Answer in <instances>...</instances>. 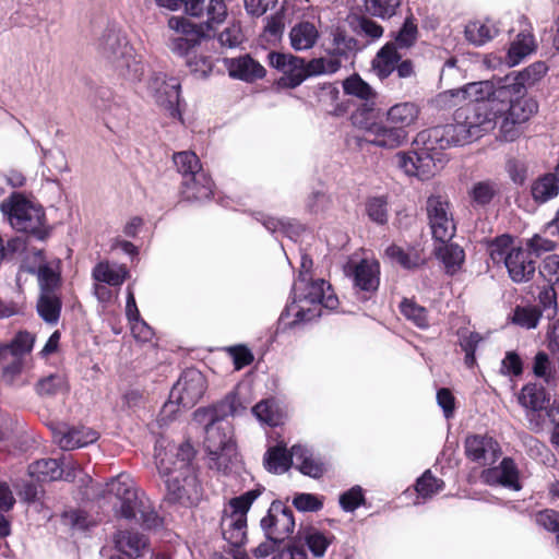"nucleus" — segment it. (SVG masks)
<instances>
[{
  "mask_svg": "<svg viewBox=\"0 0 559 559\" xmlns=\"http://www.w3.org/2000/svg\"><path fill=\"white\" fill-rule=\"evenodd\" d=\"M194 456L195 450L189 442L169 445L155 455L157 471L166 478L169 502L186 507L199 502L202 487L193 463Z\"/></svg>",
  "mask_w": 559,
  "mask_h": 559,
  "instance_id": "obj_1",
  "label": "nucleus"
},
{
  "mask_svg": "<svg viewBox=\"0 0 559 559\" xmlns=\"http://www.w3.org/2000/svg\"><path fill=\"white\" fill-rule=\"evenodd\" d=\"M338 306V298L332 286L323 278H311L304 282H294L292 301L282 311L277 330L286 332L299 329L322 316V310H334Z\"/></svg>",
  "mask_w": 559,
  "mask_h": 559,
  "instance_id": "obj_2",
  "label": "nucleus"
},
{
  "mask_svg": "<svg viewBox=\"0 0 559 559\" xmlns=\"http://www.w3.org/2000/svg\"><path fill=\"white\" fill-rule=\"evenodd\" d=\"M227 15L224 0H209L203 23L195 24L185 16L173 15L168 19L167 26L174 32L167 39L168 48L180 57L188 58L194 52L201 40L209 36L207 32L214 24L222 23Z\"/></svg>",
  "mask_w": 559,
  "mask_h": 559,
  "instance_id": "obj_3",
  "label": "nucleus"
},
{
  "mask_svg": "<svg viewBox=\"0 0 559 559\" xmlns=\"http://www.w3.org/2000/svg\"><path fill=\"white\" fill-rule=\"evenodd\" d=\"M107 492L119 503L115 504L116 514L126 520H135L144 530L162 525V519L144 492L139 491L126 474L107 483Z\"/></svg>",
  "mask_w": 559,
  "mask_h": 559,
  "instance_id": "obj_4",
  "label": "nucleus"
},
{
  "mask_svg": "<svg viewBox=\"0 0 559 559\" xmlns=\"http://www.w3.org/2000/svg\"><path fill=\"white\" fill-rule=\"evenodd\" d=\"M0 211L14 229L35 240L46 241L51 235L44 207L22 192L14 191L2 200Z\"/></svg>",
  "mask_w": 559,
  "mask_h": 559,
  "instance_id": "obj_5",
  "label": "nucleus"
},
{
  "mask_svg": "<svg viewBox=\"0 0 559 559\" xmlns=\"http://www.w3.org/2000/svg\"><path fill=\"white\" fill-rule=\"evenodd\" d=\"M97 51L120 76L130 81H141L144 66L119 29L106 28L98 38Z\"/></svg>",
  "mask_w": 559,
  "mask_h": 559,
  "instance_id": "obj_6",
  "label": "nucleus"
},
{
  "mask_svg": "<svg viewBox=\"0 0 559 559\" xmlns=\"http://www.w3.org/2000/svg\"><path fill=\"white\" fill-rule=\"evenodd\" d=\"M514 79H497L486 81L485 93L495 97L499 115L506 114L515 122H526L537 111V103L526 97V88L522 83H513Z\"/></svg>",
  "mask_w": 559,
  "mask_h": 559,
  "instance_id": "obj_7",
  "label": "nucleus"
},
{
  "mask_svg": "<svg viewBox=\"0 0 559 559\" xmlns=\"http://www.w3.org/2000/svg\"><path fill=\"white\" fill-rule=\"evenodd\" d=\"M267 59L271 67L284 74L282 82L289 88L299 86L310 76L333 74L340 70V63L336 60H325L323 57L307 62L304 58L292 53L272 51L267 55Z\"/></svg>",
  "mask_w": 559,
  "mask_h": 559,
  "instance_id": "obj_8",
  "label": "nucleus"
},
{
  "mask_svg": "<svg viewBox=\"0 0 559 559\" xmlns=\"http://www.w3.org/2000/svg\"><path fill=\"white\" fill-rule=\"evenodd\" d=\"M263 490V487H257L231 498L228 508L223 510L221 531L223 538L231 548L242 547L246 543L247 513Z\"/></svg>",
  "mask_w": 559,
  "mask_h": 559,
  "instance_id": "obj_9",
  "label": "nucleus"
},
{
  "mask_svg": "<svg viewBox=\"0 0 559 559\" xmlns=\"http://www.w3.org/2000/svg\"><path fill=\"white\" fill-rule=\"evenodd\" d=\"M498 119L499 112L495 97L490 93L487 95L484 88L481 92L477 91V94H471L468 104L460 107L454 114V120H463L474 139L495 129Z\"/></svg>",
  "mask_w": 559,
  "mask_h": 559,
  "instance_id": "obj_10",
  "label": "nucleus"
},
{
  "mask_svg": "<svg viewBox=\"0 0 559 559\" xmlns=\"http://www.w3.org/2000/svg\"><path fill=\"white\" fill-rule=\"evenodd\" d=\"M417 36V24L412 15L407 16L400 29L393 34L392 39L379 49L372 61V66L381 79L388 78L394 71L395 63L403 57L402 51L413 47Z\"/></svg>",
  "mask_w": 559,
  "mask_h": 559,
  "instance_id": "obj_11",
  "label": "nucleus"
},
{
  "mask_svg": "<svg viewBox=\"0 0 559 559\" xmlns=\"http://www.w3.org/2000/svg\"><path fill=\"white\" fill-rule=\"evenodd\" d=\"M380 273V263L374 259L365 258L344 265V274L352 281L354 294L360 301H368L376 295Z\"/></svg>",
  "mask_w": 559,
  "mask_h": 559,
  "instance_id": "obj_12",
  "label": "nucleus"
},
{
  "mask_svg": "<svg viewBox=\"0 0 559 559\" xmlns=\"http://www.w3.org/2000/svg\"><path fill=\"white\" fill-rule=\"evenodd\" d=\"M260 527L266 539L283 544L294 532V512L283 501L274 500L261 519Z\"/></svg>",
  "mask_w": 559,
  "mask_h": 559,
  "instance_id": "obj_13",
  "label": "nucleus"
},
{
  "mask_svg": "<svg viewBox=\"0 0 559 559\" xmlns=\"http://www.w3.org/2000/svg\"><path fill=\"white\" fill-rule=\"evenodd\" d=\"M147 91L156 104L163 107L171 118H180L181 83L175 78H168L164 72H153L147 82Z\"/></svg>",
  "mask_w": 559,
  "mask_h": 559,
  "instance_id": "obj_14",
  "label": "nucleus"
},
{
  "mask_svg": "<svg viewBox=\"0 0 559 559\" xmlns=\"http://www.w3.org/2000/svg\"><path fill=\"white\" fill-rule=\"evenodd\" d=\"M474 140L471 130L462 121L448 123L444 126H437L429 130L421 131L417 134L415 142L427 145L430 151L436 147L445 148L449 146L463 145Z\"/></svg>",
  "mask_w": 559,
  "mask_h": 559,
  "instance_id": "obj_15",
  "label": "nucleus"
},
{
  "mask_svg": "<svg viewBox=\"0 0 559 559\" xmlns=\"http://www.w3.org/2000/svg\"><path fill=\"white\" fill-rule=\"evenodd\" d=\"M429 227L436 241L448 242L456 231L449 201L441 195H430L426 202Z\"/></svg>",
  "mask_w": 559,
  "mask_h": 559,
  "instance_id": "obj_16",
  "label": "nucleus"
},
{
  "mask_svg": "<svg viewBox=\"0 0 559 559\" xmlns=\"http://www.w3.org/2000/svg\"><path fill=\"white\" fill-rule=\"evenodd\" d=\"M206 390V381L201 371L194 368L186 369L169 393V403H175L182 408L193 407L203 396Z\"/></svg>",
  "mask_w": 559,
  "mask_h": 559,
  "instance_id": "obj_17",
  "label": "nucleus"
},
{
  "mask_svg": "<svg viewBox=\"0 0 559 559\" xmlns=\"http://www.w3.org/2000/svg\"><path fill=\"white\" fill-rule=\"evenodd\" d=\"M396 165L408 176H416L421 180L428 179L438 170L435 156L427 145L419 152H400L395 156Z\"/></svg>",
  "mask_w": 559,
  "mask_h": 559,
  "instance_id": "obj_18",
  "label": "nucleus"
},
{
  "mask_svg": "<svg viewBox=\"0 0 559 559\" xmlns=\"http://www.w3.org/2000/svg\"><path fill=\"white\" fill-rule=\"evenodd\" d=\"M480 480L485 485L499 486L512 491H520L523 488L519 467L510 456L503 457L497 466L485 468L480 473Z\"/></svg>",
  "mask_w": 559,
  "mask_h": 559,
  "instance_id": "obj_19",
  "label": "nucleus"
},
{
  "mask_svg": "<svg viewBox=\"0 0 559 559\" xmlns=\"http://www.w3.org/2000/svg\"><path fill=\"white\" fill-rule=\"evenodd\" d=\"M465 455L479 466L492 465L501 455L499 443L488 435H472L464 442Z\"/></svg>",
  "mask_w": 559,
  "mask_h": 559,
  "instance_id": "obj_20",
  "label": "nucleus"
},
{
  "mask_svg": "<svg viewBox=\"0 0 559 559\" xmlns=\"http://www.w3.org/2000/svg\"><path fill=\"white\" fill-rule=\"evenodd\" d=\"M99 435L92 428L61 425L52 430L53 442L64 451L83 448L97 441Z\"/></svg>",
  "mask_w": 559,
  "mask_h": 559,
  "instance_id": "obj_21",
  "label": "nucleus"
},
{
  "mask_svg": "<svg viewBox=\"0 0 559 559\" xmlns=\"http://www.w3.org/2000/svg\"><path fill=\"white\" fill-rule=\"evenodd\" d=\"M223 62L230 78L248 83L263 79L266 74L264 67L248 53L237 58H224Z\"/></svg>",
  "mask_w": 559,
  "mask_h": 559,
  "instance_id": "obj_22",
  "label": "nucleus"
},
{
  "mask_svg": "<svg viewBox=\"0 0 559 559\" xmlns=\"http://www.w3.org/2000/svg\"><path fill=\"white\" fill-rule=\"evenodd\" d=\"M330 36L329 43H323L324 51L329 56L325 60H336L340 67L343 59L348 60L360 49L358 40L340 27L333 28Z\"/></svg>",
  "mask_w": 559,
  "mask_h": 559,
  "instance_id": "obj_23",
  "label": "nucleus"
},
{
  "mask_svg": "<svg viewBox=\"0 0 559 559\" xmlns=\"http://www.w3.org/2000/svg\"><path fill=\"white\" fill-rule=\"evenodd\" d=\"M35 335L27 331L17 332L8 343L0 342V368L11 366L21 357H26L34 347Z\"/></svg>",
  "mask_w": 559,
  "mask_h": 559,
  "instance_id": "obj_24",
  "label": "nucleus"
},
{
  "mask_svg": "<svg viewBox=\"0 0 559 559\" xmlns=\"http://www.w3.org/2000/svg\"><path fill=\"white\" fill-rule=\"evenodd\" d=\"M294 466L306 476L318 479L328 471L326 461L319 454L301 444L293 445Z\"/></svg>",
  "mask_w": 559,
  "mask_h": 559,
  "instance_id": "obj_25",
  "label": "nucleus"
},
{
  "mask_svg": "<svg viewBox=\"0 0 559 559\" xmlns=\"http://www.w3.org/2000/svg\"><path fill=\"white\" fill-rule=\"evenodd\" d=\"M504 266L513 282L524 283L534 276L536 262L532 258L531 252L518 247L510 250Z\"/></svg>",
  "mask_w": 559,
  "mask_h": 559,
  "instance_id": "obj_26",
  "label": "nucleus"
},
{
  "mask_svg": "<svg viewBox=\"0 0 559 559\" xmlns=\"http://www.w3.org/2000/svg\"><path fill=\"white\" fill-rule=\"evenodd\" d=\"M181 186V194L188 201H206L213 195L214 182L204 169L188 175Z\"/></svg>",
  "mask_w": 559,
  "mask_h": 559,
  "instance_id": "obj_27",
  "label": "nucleus"
},
{
  "mask_svg": "<svg viewBox=\"0 0 559 559\" xmlns=\"http://www.w3.org/2000/svg\"><path fill=\"white\" fill-rule=\"evenodd\" d=\"M201 424H204V447L206 451L214 452L235 444L233 440V426L228 420H205Z\"/></svg>",
  "mask_w": 559,
  "mask_h": 559,
  "instance_id": "obj_28",
  "label": "nucleus"
},
{
  "mask_svg": "<svg viewBox=\"0 0 559 559\" xmlns=\"http://www.w3.org/2000/svg\"><path fill=\"white\" fill-rule=\"evenodd\" d=\"M549 400V394L538 383L525 384L519 394V403L527 411V418L531 421L535 416L540 417L539 413L547 408Z\"/></svg>",
  "mask_w": 559,
  "mask_h": 559,
  "instance_id": "obj_29",
  "label": "nucleus"
},
{
  "mask_svg": "<svg viewBox=\"0 0 559 559\" xmlns=\"http://www.w3.org/2000/svg\"><path fill=\"white\" fill-rule=\"evenodd\" d=\"M240 409H242V406L237 394L229 393L212 407L195 411L194 419L199 423L226 420L229 416L238 415Z\"/></svg>",
  "mask_w": 559,
  "mask_h": 559,
  "instance_id": "obj_30",
  "label": "nucleus"
},
{
  "mask_svg": "<svg viewBox=\"0 0 559 559\" xmlns=\"http://www.w3.org/2000/svg\"><path fill=\"white\" fill-rule=\"evenodd\" d=\"M488 83L486 81L473 82L461 88L448 90L439 93L433 99L432 105L439 110L451 109L460 105L463 100H468L471 94H477V91L481 92V88H487Z\"/></svg>",
  "mask_w": 559,
  "mask_h": 559,
  "instance_id": "obj_31",
  "label": "nucleus"
},
{
  "mask_svg": "<svg viewBox=\"0 0 559 559\" xmlns=\"http://www.w3.org/2000/svg\"><path fill=\"white\" fill-rule=\"evenodd\" d=\"M369 143L378 147L393 150L401 146L407 139V132L403 128L390 127L384 123H376L369 129Z\"/></svg>",
  "mask_w": 559,
  "mask_h": 559,
  "instance_id": "obj_32",
  "label": "nucleus"
},
{
  "mask_svg": "<svg viewBox=\"0 0 559 559\" xmlns=\"http://www.w3.org/2000/svg\"><path fill=\"white\" fill-rule=\"evenodd\" d=\"M253 216L272 235L282 234L294 240L305 230V226L293 218H276L262 212H255Z\"/></svg>",
  "mask_w": 559,
  "mask_h": 559,
  "instance_id": "obj_33",
  "label": "nucleus"
},
{
  "mask_svg": "<svg viewBox=\"0 0 559 559\" xmlns=\"http://www.w3.org/2000/svg\"><path fill=\"white\" fill-rule=\"evenodd\" d=\"M24 272L36 275L39 294H57L61 286V276L49 263H41L40 265L24 263L21 266Z\"/></svg>",
  "mask_w": 559,
  "mask_h": 559,
  "instance_id": "obj_34",
  "label": "nucleus"
},
{
  "mask_svg": "<svg viewBox=\"0 0 559 559\" xmlns=\"http://www.w3.org/2000/svg\"><path fill=\"white\" fill-rule=\"evenodd\" d=\"M92 276L98 283L118 287L129 277V271L124 265L112 266L109 262L102 261L93 267Z\"/></svg>",
  "mask_w": 559,
  "mask_h": 559,
  "instance_id": "obj_35",
  "label": "nucleus"
},
{
  "mask_svg": "<svg viewBox=\"0 0 559 559\" xmlns=\"http://www.w3.org/2000/svg\"><path fill=\"white\" fill-rule=\"evenodd\" d=\"M435 254L444 265L445 272L451 275L455 274L461 269L465 259L462 247L456 243H449V241L440 242V245L435 248Z\"/></svg>",
  "mask_w": 559,
  "mask_h": 559,
  "instance_id": "obj_36",
  "label": "nucleus"
},
{
  "mask_svg": "<svg viewBox=\"0 0 559 559\" xmlns=\"http://www.w3.org/2000/svg\"><path fill=\"white\" fill-rule=\"evenodd\" d=\"M559 193V179L555 174L547 173L535 179L531 186V194L536 203L543 204Z\"/></svg>",
  "mask_w": 559,
  "mask_h": 559,
  "instance_id": "obj_37",
  "label": "nucleus"
},
{
  "mask_svg": "<svg viewBox=\"0 0 559 559\" xmlns=\"http://www.w3.org/2000/svg\"><path fill=\"white\" fill-rule=\"evenodd\" d=\"M319 32L310 22H300L289 32L290 45L295 50H307L314 46Z\"/></svg>",
  "mask_w": 559,
  "mask_h": 559,
  "instance_id": "obj_38",
  "label": "nucleus"
},
{
  "mask_svg": "<svg viewBox=\"0 0 559 559\" xmlns=\"http://www.w3.org/2000/svg\"><path fill=\"white\" fill-rule=\"evenodd\" d=\"M28 474L38 481H52L62 478L63 468L57 459H43L28 466Z\"/></svg>",
  "mask_w": 559,
  "mask_h": 559,
  "instance_id": "obj_39",
  "label": "nucleus"
},
{
  "mask_svg": "<svg viewBox=\"0 0 559 559\" xmlns=\"http://www.w3.org/2000/svg\"><path fill=\"white\" fill-rule=\"evenodd\" d=\"M419 115V108L416 104L405 102L392 106L386 112V119L390 123L397 128H403L413 124Z\"/></svg>",
  "mask_w": 559,
  "mask_h": 559,
  "instance_id": "obj_40",
  "label": "nucleus"
},
{
  "mask_svg": "<svg viewBox=\"0 0 559 559\" xmlns=\"http://www.w3.org/2000/svg\"><path fill=\"white\" fill-rule=\"evenodd\" d=\"M498 33V27L490 20H486L485 22H472L465 27L466 39L475 46L485 45L487 41L496 37Z\"/></svg>",
  "mask_w": 559,
  "mask_h": 559,
  "instance_id": "obj_41",
  "label": "nucleus"
},
{
  "mask_svg": "<svg viewBox=\"0 0 559 559\" xmlns=\"http://www.w3.org/2000/svg\"><path fill=\"white\" fill-rule=\"evenodd\" d=\"M62 301L58 294H39L37 313L48 324H57L60 318Z\"/></svg>",
  "mask_w": 559,
  "mask_h": 559,
  "instance_id": "obj_42",
  "label": "nucleus"
},
{
  "mask_svg": "<svg viewBox=\"0 0 559 559\" xmlns=\"http://www.w3.org/2000/svg\"><path fill=\"white\" fill-rule=\"evenodd\" d=\"M264 467L273 474H282L294 465L293 448L287 453L285 448L274 447L269 449L264 454Z\"/></svg>",
  "mask_w": 559,
  "mask_h": 559,
  "instance_id": "obj_43",
  "label": "nucleus"
},
{
  "mask_svg": "<svg viewBox=\"0 0 559 559\" xmlns=\"http://www.w3.org/2000/svg\"><path fill=\"white\" fill-rule=\"evenodd\" d=\"M459 346L464 352V364L467 368L472 369L476 365V350L478 345L484 341L480 333L468 331L467 329H460L457 331Z\"/></svg>",
  "mask_w": 559,
  "mask_h": 559,
  "instance_id": "obj_44",
  "label": "nucleus"
},
{
  "mask_svg": "<svg viewBox=\"0 0 559 559\" xmlns=\"http://www.w3.org/2000/svg\"><path fill=\"white\" fill-rule=\"evenodd\" d=\"M154 2L158 8L173 12L183 9L193 17H203L207 5L206 0H154Z\"/></svg>",
  "mask_w": 559,
  "mask_h": 559,
  "instance_id": "obj_45",
  "label": "nucleus"
},
{
  "mask_svg": "<svg viewBox=\"0 0 559 559\" xmlns=\"http://www.w3.org/2000/svg\"><path fill=\"white\" fill-rule=\"evenodd\" d=\"M535 49L534 36L530 33H520L516 39L511 44L508 50V61L510 64L515 66L522 61L523 58L532 53Z\"/></svg>",
  "mask_w": 559,
  "mask_h": 559,
  "instance_id": "obj_46",
  "label": "nucleus"
},
{
  "mask_svg": "<svg viewBox=\"0 0 559 559\" xmlns=\"http://www.w3.org/2000/svg\"><path fill=\"white\" fill-rule=\"evenodd\" d=\"M547 66L545 62H535L528 66L526 69L520 72L512 71L501 79H514L513 83H522L523 87L527 90V86L534 85L547 73Z\"/></svg>",
  "mask_w": 559,
  "mask_h": 559,
  "instance_id": "obj_47",
  "label": "nucleus"
},
{
  "mask_svg": "<svg viewBox=\"0 0 559 559\" xmlns=\"http://www.w3.org/2000/svg\"><path fill=\"white\" fill-rule=\"evenodd\" d=\"M116 544L122 550L128 549V555L139 557L147 545V538L139 532L121 531L116 536Z\"/></svg>",
  "mask_w": 559,
  "mask_h": 559,
  "instance_id": "obj_48",
  "label": "nucleus"
},
{
  "mask_svg": "<svg viewBox=\"0 0 559 559\" xmlns=\"http://www.w3.org/2000/svg\"><path fill=\"white\" fill-rule=\"evenodd\" d=\"M444 481L441 478L432 475L430 469H427L416 480L415 489L418 498L429 499L444 489Z\"/></svg>",
  "mask_w": 559,
  "mask_h": 559,
  "instance_id": "obj_49",
  "label": "nucleus"
},
{
  "mask_svg": "<svg viewBox=\"0 0 559 559\" xmlns=\"http://www.w3.org/2000/svg\"><path fill=\"white\" fill-rule=\"evenodd\" d=\"M543 312L533 306H516L512 313V323L526 330L535 329L538 325Z\"/></svg>",
  "mask_w": 559,
  "mask_h": 559,
  "instance_id": "obj_50",
  "label": "nucleus"
},
{
  "mask_svg": "<svg viewBox=\"0 0 559 559\" xmlns=\"http://www.w3.org/2000/svg\"><path fill=\"white\" fill-rule=\"evenodd\" d=\"M543 312V317L547 320H554L558 312L557 292L554 286H544L537 296V305L535 306Z\"/></svg>",
  "mask_w": 559,
  "mask_h": 559,
  "instance_id": "obj_51",
  "label": "nucleus"
},
{
  "mask_svg": "<svg viewBox=\"0 0 559 559\" xmlns=\"http://www.w3.org/2000/svg\"><path fill=\"white\" fill-rule=\"evenodd\" d=\"M333 539L334 536L332 534H325L317 528L309 530L305 535V543L308 549L317 558L324 556Z\"/></svg>",
  "mask_w": 559,
  "mask_h": 559,
  "instance_id": "obj_52",
  "label": "nucleus"
},
{
  "mask_svg": "<svg viewBox=\"0 0 559 559\" xmlns=\"http://www.w3.org/2000/svg\"><path fill=\"white\" fill-rule=\"evenodd\" d=\"M402 314L412 321L419 329L429 326L428 311L425 307L417 305L412 299H403L400 304Z\"/></svg>",
  "mask_w": 559,
  "mask_h": 559,
  "instance_id": "obj_53",
  "label": "nucleus"
},
{
  "mask_svg": "<svg viewBox=\"0 0 559 559\" xmlns=\"http://www.w3.org/2000/svg\"><path fill=\"white\" fill-rule=\"evenodd\" d=\"M91 105L99 112L119 115L121 108L115 102L112 92L108 87H98L95 90L93 97L91 98Z\"/></svg>",
  "mask_w": 559,
  "mask_h": 559,
  "instance_id": "obj_54",
  "label": "nucleus"
},
{
  "mask_svg": "<svg viewBox=\"0 0 559 559\" xmlns=\"http://www.w3.org/2000/svg\"><path fill=\"white\" fill-rule=\"evenodd\" d=\"M513 247V237L509 234L497 236L488 243V252L493 263L499 264L507 261L509 252Z\"/></svg>",
  "mask_w": 559,
  "mask_h": 559,
  "instance_id": "obj_55",
  "label": "nucleus"
},
{
  "mask_svg": "<svg viewBox=\"0 0 559 559\" xmlns=\"http://www.w3.org/2000/svg\"><path fill=\"white\" fill-rule=\"evenodd\" d=\"M352 29L359 36L378 39L383 34V27L368 16H354L349 21Z\"/></svg>",
  "mask_w": 559,
  "mask_h": 559,
  "instance_id": "obj_56",
  "label": "nucleus"
},
{
  "mask_svg": "<svg viewBox=\"0 0 559 559\" xmlns=\"http://www.w3.org/2000/svg\"><path fill=\"white\" fill-rule=\"evenodd\" d=\"M402 0H365L367 13L372 16L386 20L396 14Z\"/></svg>",
  "mask_w": 559,
  "mask_h": 559,
  "instance_id": "obj_57",
  "label": "nucleus"
},
{
  "mask_svg": "<svg viewBox=\"0 0 559 559\" xmlns=\"http://www.w3.org/2000/svg\"><path fill=\"white\" fill-rule=\"evenodd\" d=\"M385 257L393 263L399 264L403 269L412 270L419 265V257L417 253L404 250L397 245H390L385 249Z\"/></svg>",
  "mask_w": 559,
  "mask_h": 559,
  "instance_id": "obj_58",
  "label": "nucleus"
},
{
  "mask_svg": "<svg viewBox=\"0 0 559 559\" xmlns=\"http://www.w3.org/2000/svg\"><path fill=\"white\" fill-rule=\"evenodd\" d=\"M533 373L544 380L547 385L555 384L556 370L545 352H538L533 361Z\"/></svg>",
  "mask_w": 559,
  "mask_h": 559,
  "instance_id": "obj_59",
  "label": "nucleus"
},
{
  "mask_svg": "<svg viewBox=\"0 0 559 559\" xmlns=\"http://www.w3.org/2000/svg\"><path fill=\"white\" fill-rule=\"evenodd\" d=\"M173 160L178 173L181 174L182 179H186V177H188L190 174H194V171L203 169L199 157L191 151L175 153L173 155Z\"/></svg>",
  "mask_w": 559,
  "mask_h": 559,
  "instance_id": "obj_60",
  "label": "nucleus"
},
{
  "mask_svg": "<svg viewBox=\"0 0 559 559\" xmlns=\"http://www.w3.org/2000/svg\"><path fill=\"white\" fill-rule=\"evenodd\" d=\"M366 214L370 221L378 225L388 223L389 211L385 197H372L366 201Z\"/></svg>",
  "mask_w": 559,
  "mask_h": 559,
  "instance_id": "obj_61",
  "label": "nucleus"
},
{
  "mask_svg": "<svg viewBox=\"0 0 559 559\" xmlns=\"http://www.w3.org/2000/svg\"><path fill=\"white\" fill-rule=\"evenodd\" d=\"M345 94L356 96L364 100H369L374 96L371 86L365 82L358 74H353L343 82Z\"/></svg>",
  "mask_w": 559,
  "mask_h": 559,
  "instance_id": "obj_62",
  "label": "nucleus"
},
{
  "mask_svg": "<svg viewBox=\"0 0 559 559\" xmlns=\"http://www.w3.org/2000/svg\"><path fill=\"white\" fill-rule=\"evenodd\" d=\"M251 411L261 424L270 427H275L280 424L278 413L275 408L274 402L271 400L260 401Z\"/></svg>",
  "mask_w": 559,
  "mask_h": 559,
  "instance_id": "obj_63",
  "label": "nucleus"
},
{
  "mask_svg": "<svg viewBox=\"0 0 559 559\" xmlns=\"http://www.w3.org/2000/svg\"><path fill=\"white\" fill-rule=\"evenodd\" d=\"M338 503L343 511L354 512L366 503L364 489L358 485L353 486L340 495Z\"/></svg>",
  "mask_w": 559,
  "mask_h": 559,
  "instance_id": "obj_64",
  "label": "nucleus"
}]
</instances>
